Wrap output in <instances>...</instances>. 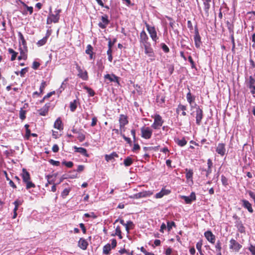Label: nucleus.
<instances>
[{
    "label": "nucleus",
    "mask_w": 255,
    "mask_h": 255,
    "mask_svg": "<svg viewBox=\"0 0 255 255\" xmlns=\"http://www.w3.org/2000/svg\"><path fill=\"white\" fill-rule=\"evenodd\" d=\"M126 128H121V127H120L119 129L114 128L112 130V135H114V134H115L116 135L115 137L118 136L119 135H120L121 136H122V135H123L124 132L126 131Z\"/></svg>",
    "instance_id": "26"
},
{
    "label": "nucleus",
    "mask_w": 255,
    "mask_h": 255,
    "mask_svg": "<svg viewBox=\"0 0 255 255\" xmlns=\"http://www.w3.org/2000/svg\"><path fill=\"white\" fill-rule=\"evenodd\" d=\"M203 245L202 240H200L196 244V248L198 252L200 253L201 255H202V247Z\"/></svg>",
    "instance_id": "44"
},
{
    "label": "nucleus",
    "mask_w": 255,
    "mask_h": 255,
    "mask_svg": "<svg viewBox=\"0 0 255 255\" xmlns=\"http://www.w3.org/2000/svg\"><path fill=\"white\" fill-rule=\"evenodd\" d=\"M67 81V79H66L62 83L60 87L59 88V91L60 92H61L63 90H64V89H65V88L66 87V82Z\"/></svg>",
    "instance_id": "59"
},
{
    "label": "nucleus",
    "mask_w": 255,
    "mask_h": 255,
    "mask_svg": "<svg viewBox=\"0 0 255 255\" xmlns=\"http://www.w3.org/2000/svg\"><path fill=\"white\" fill-rule=\"evenodd\" d=\"M117 242L116 239H113L112 240L111 245L107 244L103 247V253L104 254L108 255L110 254V251L112 249H114L116 247Z\"/></svg>",
    "instance_id": "3"
},
{
    "label": "nucleus",
    "mask_w": 255,
    "mask_h": 255,
    "mask_svg": "<svg viewBox=\"0 0 255 255\" xmlns=\"http://www.w3.org/2000/svg\"><path fill=\"white\" fill-rule=\"evenodd\" d=\"M204 236L206 239L211 244H215L216 237L211 231H207L204 233Z\"/></svg>",
    "instance_id": "12"
},
{
    "label": "nucleus",
    "mask_w": 255,
    "mask_h": 255,
    "mask_svg": "<svg viewBox=\"0 0 255 255\" xmlns=\"http://www.w3.org/2000/svg\"><path fill=\"white\" fill-rule=\"evenodd\" d=\"M242 246L237 242L235 239H232L230 241V249L235 252H238L242 248Z\"/></svg>",
    "instance_id": "7"
},
{
    "label": "nucleus",
    "mask_w": 255,
    "mask_h": 255,
    "mask_svg": "<svg viewBox=\"0 0 255 255\" xmlns=\"http://www.w3.org/2000/svg\"><path fill=\"white\" fill-rule=\"evenodd\" d=\"M145 25L146 28V29L150 35L152 41L154 42L155 44L157 42V40L158 39V37L157 35V32L155 30V28L154 26H150L147 22H145Z\"/></svg>",
    "instance_id": "2"
},
{
    "label": "nucleus",
    "mask_w": 255,
    "mask_h": 255,
    "mask_svg": "<svg viewBox=\"0 0 255 255\" xmlns=\"http://www.w3.org/2000/svg\"><path fill=\"white\" fill-rule=\"evenodd\" d=\"M216 151L221 156H224L226 151L225 144L223 143H219L216 147Z\"/></svg>",
    "instance_id": "15"
},
{
    "label": "nucleus",
    "mask_w": 255,
    "mask_h": 255,
    "mask_svg": "<svg viewBox=\"0 0 255 255\" xmlns=\"http://www.w3.org/2000/svg\"><path fill=\"white\" fill-rule=\"evenodd\" d=\"M149 38L144 30H142L139 35V42L142 45L149 43L148 41Z\"/></svg>",
    "instance_id": "10"
},
{
    "label": "nucleus",
    "mask_w": 255,
    "mask_h": 255,
    "mask_svg": "<svg viewBox=\"0 0 255 255\" xmlns=\"http://www.w3.org/2000/svg\"><path fill=\"white\" fill-rule=\"evenodd\" d=\"M55 106V102L54 101H51L49 103H46L42 108V112H48L49 111L52 110Z\"/></svg>",
    "instance_id": "24"
},
{
    "label": "nucleus",
    "mask_w": 255,
    "mask_h": 255,
    "mask_svg": "<svg viewBox=\"0 0 255 255\" xmlns=\"http://www.w3.org/2000/svg\"><path fill=\"white\" fill-rule=\"evenodd\" d=\"M152 194V193L149 191H143L138 193L139 199L141 198L146 197L150 196Z\"/></svg>",
    "instance_id": "29"
},
{
    "label": "nucleus",
    "mask_w": 255,
    "mask_h": 255,
    "mask_svg": "<svg viewBox=\"0 0 255 255\" xmlns=\"http://www.w3.org/2000/svg\"><path fill=\"white\" fill-rule=\"evenodd\" d=\"M120 127L121 128H126L125 126L128 124V121L127 115L121 114L120 116L119 120Z\"/></svg>",
    "instance_id": "13"
},
{
    "label": "nucleus",
    "mask_w": 255,
    "mask_h": 255,
    "mask_svg": "<svg viewBox=\"0 0 255 255\" xmlns=\"http://www.w3.org/2000/svg\"><path fill=\"white\" fill-rule=\"evenodd\" d=\"M142 46L144 47L145 53L148 57H154V53L150 43L147 44L143 45Z\"/></svg>",
    "instance_id": "9"
},
{
    "label": "nucleus",
    "mask_w": 255,
    "mask_h": 255,
    "mask_svg": "<svg viewBox=\"0 0 255 255\" xmlns=\"http://www.w3.org/2000/svg\"><path fill=\"white\" fill-rule=\"evenodd\" d=\"M221 182H222V185L225 187H227V186L229 185L228 178L227 177H226L223 175H222L221 176Z\"/></svg>",
    "instance_id": "41"
},
{
    "label": "nucleus",
    "mask_w": 255,
    "mask_h": 255,
    "mask_svg": "<svg viewBox=\"0 0 255 255\" xmlns=\"http://www.w3.org/2000/svg\"><path fill=\"white\" fill-rule=\"evenodd\" d=\"M215 248L216 251L218 252V255H221L222 244L219 240L217 242Z\"/></svg>",
    "instance_id": "38"
},
{
    "label": "nucleus",
    "mask_w": 255,
    "mask_h": 255,
    "mask_svg": "<svg viewBox=\"0 0 255 255\" xmlns=\"http://www.w3.org/2000/svg\"><path fill=\"white\" fill-rule=\"evenodd\" d=\"M119 155L116 152H113L110 154H106L105 156V160L107 162H109L110 161H112L114 159L115 157H118Z\"/></svg>",
    "instance_id": "27"
},
{
    "label": "nucleus",
    "mask_w": 255,
    "mask_h": 255,
    "mask_svg": "<svg viewBox=\"0 0 255 255\" xmlns=\"http://www.w3.org/2000/svg\"><path fill=\"white\" fill-rule=\"evenodd\" d=\"M54 127L55 128L62 130L63 129V126L62 125V121L60 118H58L54 123Z\"/></svg>",
    "instance_id": "28"
},
{
    "label": "nucleus",
    "mask_w": 255,
    "mask_h": 255,
    "mask_svg": "<svg viewBox=\"0 0 255 255\" xmlns=\"http://www.w3.org/2000/svg\"><path fill=\"white\" fill-rule=\"evenodd\" d=\"M84 88L87 91L90 97H93L95 95V93L91 88L87 86H85Z\"/></svg>",
    "instance_id": "45"
},
{
    "label": "nucleus",
    "mask_w": 255,
    "mask_h": 255,
    "mask_svg": "<svg viewBox=\"0 0 255 255\" xmlns=\"http://www.w3.org/2000/svg\"><path fill=\"white\" fill-rule=\"evenodd\" d=\"M213 162H212V160L210 159V158H209L208 160H207V166H208V167L207 168H200V171H201V173L202 174H204L205 173V176L208 178L209 177V176L210 175V174L212 173V168L213 167Z\"/></svg>",
    "instance_id": "4"
},
{
    "label": "nucleus",
    "mask_w": 255,
    "mask_h": 255,
    "mask_svg": "<svg viewBox=\"0 0 255 255\" xmlns=\"http://www.w3.org/2000/svg\"><path fill=\"white\" fill-rule=\"evenodd\" d=\"M241 202L242 203V206L248 210V212L250 213H253L254 212V210L252 207V205L251 203L246 199L241 200Z\"/></svg>",
    "instance_id": "18"
},
{
    "label": "nucleus",
    "mask_w": 255,
    "mask_h": 255,
    "mask_svg": "<svg viewBox=\"0 0 255 255\" xmlns=\"http://www.w3.org/2000/svg\"><path fill=\"white\" fill-rule=\"evenodd\" d=\"M133 163V160L132 158L128 156L125 159L124 161V164L125 166H129Z\"/></svg>",
    "instance_id": "35"
},
{
    "label": "nucleus",
    "mask_w": 255,
    "mask_h": 255,
    "mask_svg": "<svg viewBox=\"0 0 255 255\" xmlns=\"http://www.w3.org/2000/svg\"><path fill=\"white\" fill-rule=\"evenodd\" d=\"M20 55L18 57V60H21V59L26 60L27 58V55L25 54V50L22 49V47H19Z\"/></svg>",
    "instance_id": "31"
},
{
    "label": "nucleus",
    "mask_w": 255,
    "mask_h": 255,
    "mask_svg": "<svg viewBox=\"0 0 255 255\" xmlns=\"http://www.w3.org/2000/svg\"><path fill=\"white\" fill-rule=\"evenodd\" d=\"M175 226H176L175 223L173 221H172V222L168 221L167 222V229L168 231H170L172 229V227H175Z\"/></svg>",
    "instance_id": "49"
},
{
    "label": "nucleus",
    "mask_w": 255,
    "mask_h": 255,
    "mask_svg": "<svg viewBox=\"0 0 255 255\" xmlns=\"http://www.w3.org/2000/svg\"><path fill=\"white\" fill-rule=\"evenodd\" d=\"M204 5V10L205 11V15L207 17L209 16V9L210 8L211 5L210 3L203 2Z\"/></svg>",
    "instance_id": "30"
},
{
    "label": "nucleus",
    "mask_w": 255,
    "mask_h": 255,
    "mask_svg": "<svg viewBox=\"0 0 255 255\" xmlns=\"http://www.w3.org/2000/svg\"><path fill=\"white\" fill-rule=\"evenodd\" d=\"M18 36L19 38V47H22V49L25 50V51H27V45H26V42L21 32H18Z\"/></svg>",
    "instance_id": "16"
},
{
    "label": "nucleus",
    "mask_w": 255,
    "mask_h": 255,
    "mask_svg": "<svg viewBox=\"0 0 255 255\" xmlns=\"http://www.w3.org/2000/svg\"><path fill=\"white\" fill-rule=\"evenodd\" d=\"M77 106V102L76 100H74L73 102H71L70 104V108L71 111H74L76 110Z\"/></svg>",
    "instance_id": "48"
},
{
    "label": "nucleus",
    "mask_w": 255,
    "mask_h": 255,
    "mask_svg": "<svg viewBox=\"0 0 255 255\" xmlns=\"http://www.w3.org/2000/svg\"><path fill=\"white\" fill-rule=\"evenodd\" d=\"M22 3L23 6H24L27 9V11L29 12V14H31L33 12V7L29 6L23 2Z\"/></svg>",
    "instance_id": "55"
},
{
    "label": "nucleus",
    "mask_w": 255,
    "mask_h": 255,
    "mask_svg": "<svg viewBox=\"0 0 255 255\" xmlns=\"http://www.w3.org/2000/svg\"><path fill=\"white\" fill-rule=\"evenodd\" d=\"M88 243L86 240L83 238H80L78 242V247L83 250H86L87 249Z\"/></svg>",
    "instance_id": "23"
},
{
    "label": "nucleus",
    "mask_w": 255,
    "mask_h": 255,
    "mask_svg": "<svg viewBox=\"0 0 255 255\" xmlns=\"http://www.w3.org/2000/svg\"><path fill=\"white\" fill-rule=\"evenodd\" d=\"M235 226L238 229V231L241 233H245L246 232V229L243 224L242 221L239 219L237 220Z\"/></svg>",
    "instance_id": "21"
},
{
    "label": "nucleus",
    "mask_w": 255,
    "mask_h": 255,
    "mask_svg": "<svg viewBox=\"0 0 255 255\" xmlns=\"http://www.w3.org/2000/svg\"><path fill=\"white\" fill-rule=\"evenodd\" d=\"M117 41V39L115 38L114 39L113 41H112L111 39H109V42H108V48H112V47L114 45V44Z\"/></svg>",
    "instance_id": "63"
},
{
    "label": "nucleus",
    "mask_w": 255,
    "mask_h": 255,
    "mask_svg": "<svg viewBox=\"0 0 255 255\" xmlns=\"http://www.w3.org/2000/svg\"><path fill=\"white\" fill-rule=\"evenodd\" d=\"M186 178L187 179L192 178L193 175V172L192 169H186Z\"/></svg>",
    "instance_id": "42"
},
{
    "label": "nucleus",
    "mask_w": 255,
    "mask_h": 255,
    "mask_svg": "<svg viewBox=\"0 0 255 255\" xmlns=\"http://www.w3.org/2000/svg\"><path fill=\"white\" fill-rule=\"evenodd\" d=\"M182 199H184L186 204H189L192 203V201H195L196 197L194 192H192L190 196H182Z\"/></svg>",
    "instance_id": "17"
},
{
    "label": "nucleus",
    "mask_w": 255,
    "mask_h": 255,
    "mask_svg": "<svg viewBox=\"0 0 255 255\" xmlns=\"http://www.w3.org/2000/svg\"><path fill=\"white\" fill-rule=\"evenodd\" d=\"M93 48L91 45L88 44L86 47V53L87 54H91L93 52Z\"/></svg>",
    "instance_id": "52"
},
{
    "label": "nucleus",
    "mask_w": 255,
    "mask_h": 255,
    "mask_svg": "<svg viewBox=\"0 0 255 255\" xmlns=\"http://www.w3.org/2000/svg\"><path fill=\"white\" fill-rule=\"evenodd\" d=\"M47 39L46 37H44L42 39L38 40L36 43V44L38 46H42L46 44L47 42Z\"/></svg>",
    "instance_id": "40"
},
{
    "label": "nucleus",
    "mask_w": 255,
    "mask_h": 255,
    "mask_svg": "<svg viewBox=\"0 0 255 255\" xmlns=\"http://www.w3.org/2000/svg\"><path fill=\"white\" fill-rule=\"evenodd\" d=\"M22 201H20L18 199H16L14 202L13 204L14 205V209L18 210L19 206L21 205L22 203Z\"/></svg>",
    "instance_id": "50"
},
{
    "label": "nucleus",
    "mask_w": 255,
    "mask_h": 255,
    "mask_svg": "<svg viewBox=\"0 0 255 255\" xmlns=\"http://www.w3.org/2000/svg\"><path fill=\"white\" fill-rule=\"evenodd\" d=\"M52 21H53L54 23H57L59 21L60 15H55V14L50 13L48 16Z\"/></svg>",
    "instance_id": "36"
},
{
    "label": "nucleus",
    "mask_w": 255,
    "mask_h": 255,
    "mask_svg": "<svg viewBox=\"0 0 255 255\" xmlns=\"http://www.w3.org/2000/svg\"><path fill=\"white\" fill-rule=\"evenodd\" d=\"M188 89L189 92L187 94L186 98L190 106L191 107V110L193 111V112H202L201 110H199L195 102V97L194 96H192L190 89L189 88Z\"/></svg>",
    "instance_id": "1"
},
{
    "label": "nucleus",
    "mask_w": 255,
    "mask_h": 255,
    "mask_svg": "<svg viewBox=\"0 0 255 255\" xmlns=\"http://www.w3.org/2000/svg\"><path fill=\"white\" fill-rule=\"evenodd\" d=\"M62 164L63 165H65L66 166H67V167L68 168H71L73 167V162L72 161H63L62 162Z\"/></svg>",
    "instance_id": "57"
},
{
    "label": "nucleus",
    "mask_w": 255,
    "mask_h": 255,
    "mask_svg": "<svg viewBox=\"0 0 255 255\" xmlns=\"http://www.w3.org/2000/svg\"><path fill=\"white\" fill-rule=\"evenodd\" d=\"M57 175V173H54L53 174H48L46 175L45 178L47 180V182L46 183L45 186L47 187L49 184L53 185L55 184V181L56 180Z\"/></svg>",
    "instance_id": "14"
},
{
    "label": "nucleus",
    "mask_w": 255,
    "mask_h": 255,
    "mask_svg": "<svg viewBox=\"0 0 255 255\" xmlns=\"http://www.w3.org/2000/svg\"><path fill=\"white\" fill-rule=\"evenodd\" d=\"M76 68L78 72V76L83 80H87L88 79V73L86 70H83L81 67L76 64Z\"/></svg>",
    "instance_id": "8"
},
{
    "label": "nucleus",
    "mask_w": 255,
    "mask_h": 255,
    "mask_svg": "<svg viewBox=\"0 0 255 255\" xmlns=\"http://www.w3.org/2000/svg\"><path fill=\"white\" fill-rule=\"evenodd\" d=\"M113 236H118L120 239H123V236L122 235V231L121 230V228L119 226H118L115 230V234L113 235Z\"/></svg>",
    "instance_id": "37"
},
{
    "label": "nucleus",
    "mask_w": 255,
    "mask_h": 255,
    "mask_svg": "<svg viewBox=\"0 0 255 255\" xmlns=\"http://www.w3.org/2000/svg\"><path fill=\"white\" fill-rule=\"evenodd\" d=\"M24 183L26 184V189H29L30 188L35 187V185L30 180L27 182H25Z\"/></svg>",
    "instance_id": "46"
},
{
    "label": "nucleus",
    "mask_w": 255,
    "mask_h": 255,
    "mask_svg": "<svg viewBox=\"0 0 255 255\" xmlns=\"http://www.w3.org/2000/svg\"><path fill=\"white\" fill-rule=\"evenodd\" d=\"M255 79L252 77L250 76L248 82V87L249 88H252L255 86Z\"/></svg>",
    "instance_id": "39"
},
{
    "label": "nucleus",
    "mask_w": 255,
    "mask_h": 255,
    "mask_svg": "<svg viewBox=\"0 0 255 255\" xmlns=\"http://www.w3.org/2000/svg\"><path fill=\"white\" fill-rule=\"evenodd\" d=\"M20 175L22 178L23 182H27L31 179L29 173L25 168L22 169V173Z\"/></svg>",
    "instance_id": "19"
},
{
    "label": "nucleus",
    "mask_w": 255,
    "mask_h": 255,
    "mask_svg": "<svg viewBox=\"0 0 255 255\" xmlns=\"http://www.w3.org/2000/svg\"><path fill=\"white\" fill-rule=\"evenodd\" d=\"M171 193V191L168 189H166L165 188H162L161 191L156 193L155 195V197L156 198H161L163 197L165 195H167Z\"/></svg>",
    "instance_id": "20"
},
{
    "label": "nucleus",
    "mask_w": 255,
    "mask_h": 255,
    "mask_svg": "<svg viewBox=\"0 0 255 255\" xmlns=\"http://www.w3.org/2000/svg\"><path fill=\"white\" fill-rule=\"evenodd\" d=\"M104 78L106 80H108L110 82H114L119 83V77L115 75L107 74L105 75Z\"/></svg>",
    "instance_id": "22"
},
{
    "label": "nucleus",
    "mask_w": 255,
    "mask_h": 255,
    "mask_svg": "<svg viewBox=\"0 0 255 255\" xmlns=\"http://www.w3.org/2000/svg\"><path fill=\"white\" fill-rule=\"evenodd\" d=\"M8 52L9 54H11L10 60L12 61L15 60L18 53L14 51L12 48H10L8 49Z\"/></svg>",
    "instance_id": "32"
},
{
    "label": "nucleus",
    "mask_w": 255,
    "mask_h": 255,
    "mask_svg": "<svg viewBox=\"0 0 255 255\" xmlns=\"http://www.w3.org/2000/svg\"><path fill=\"white\" fill-rule=\"evenodd\" d=\"M40 66V63L37 61H34L33 62L32 68L34 70H37Z\"/></svg>",
    "instance_id": "61"
},
{
    "label": "nucleus",
    "mask_w": 255,
    "mask_h": 255,
    "mask_svg": "<svg viewBox=\"0 0 255 255\" xmlns=\"http://www.w3.org/2000/svg\"><path fill=\"white\" fill-rule=\"evenodd\" d=\"M125 227L127 233H128L129 230L133 228L134 224L132 221H128L127 222Z\"/></svg>",
    "instance_id": "33"
},
{
    "label": "nucleus",
    "mask_w": 255,
    "mask_h": 255,
    "mask_svg": "<svg viewBox=\"0 0 255 255\" xmlns=\"http://www.w3.org/2000/svg\"><path fill=\"white\" fill-rule=\"evenodd\" d=\"M249 250L253 255H255V245H250Z\"/></svg>",
    "instance_id": "60"
},
{
    "label": "nucleus",
    "mask_w": 255,
    "mask_h": 255,
    "mask_svg": "<svg viewBox=\"0 0 255 255\" xmlns=\"http://www.w3.org/2000/svg\"><path fill=\"white\" fill-rule=\"evenodd\" d=\"M49 162H50V164L55 166H59L60 164L59 161H55L53 159H50Z\"/></svg>",
    "instance_id": "62"
},
{
    "label": "nucleus",
    "mask_w": 255,
    "mask_h": 255,
    "mask_svg": "<svg viewBox=\"0 0 255 255\" xmlns=\"http://www.w3.org/2000/svg\"><path fill=\"white\" fill-rule=\"evenodd\" d=\"M71 191V188H65L63 190V191L61 193V197L63 198H65L67 195H68L69 192Z\"/></svg>",
    "instance_id": "43"
},
{
    "label": "nucleus",
    "mask_w": 255,
    "mask_h": 255,
    "mask_svg": "<svg viewBox=\"0 0 255 255\" xmlns=\"http://www.w3.org/2000/svg\"><path fill=\"white\" fill-rule=\"evenodd\" d=\"M47 86V83L45 81H42L41 84V85L40 86V88H39V89H40V92H42L43 90L44 89V88H45V87Z\"/></svg>",
    "instance_id": "64"
},
{
    "label": "nucleus",
    "mask_w": 255,
    "mask_h": 255,
    "mask_svg": "<svg viewBox=\"0 0 255 255\" xmlns=\"http://www.w3.org/2000/svg\"><path fill=\"white\" fill-rule=\"evenodd\" d=\"M176 143L180 146H183L187 144V141L185 137H183L182 139H177L175 140Z\"/></svg>",
    "instance_id": "34"
},
{
    "label": "nucleus",
    "mask_w": 255,
    "mask_h": 255,
    "mask_svg": "<svg viewBox=\"0 0 255 255\" xmlns=\"http://www.w3.org/2000/svg\"><path fill=\"white\" fill-rule=\"evenodd\" d=\"M227 25L228 27V29L230 33H234V26L232 24H231L230 22L228 21L227 22Z\"/></svg>",
    "instance_id": "51"
},
{
    "label": "nucleus",
    "mask_w": 255,
    "mask_h": 255,
    "mask_svg": "<svg viewBox=\"0 0 255 255\" xmlns=\"http://www.w3.org/2000/svg\"><path fill=\"white\" fill-rule=\"evenodd\" d=\"M141 133L142 137L145 139H149L151 137L152 130L148 127H143L141 128Z\"/></svg>",
    "instance_id": "5"
},
{
    "label": "nucleus",
    "mask_w": 255,
    "mask_h": 255,
    "mask_svg": "<svg viewBox=\"0 0 255 255\" xmlns=\"http://www.w3.org/2000/svg\"><path fill=\"white\" fill-rule=\"evenodd\" d=\"M194 40L195 42V45L196 48H199L200 47L202 44L201 37L199 33L197 28L195 30V35L194 36Z\"/></svg>",
    "instance_id": "11"
},
{
    "label": "nucleus",
    "mask_w": 255,
    "mask_h": 255,
    "mask_svg": "<svg viewBox=\"0 0 255 255\" xmlns=\"http://www.w3.org/2000/svg\"><path fill=\"white\" fill-rule=\"evenodd\" d=\"M154 121L153 124L151 125V127L154 129H159L160 127L162 126L163 121L162 118L157 114H156L154 116Z\"/></svg>",
    "instance_id": "6"
},
{
    "label": "nucleus",
    "mask_w": 255,
    "mask_h": 255,
    "mask_svg": "<svg viewBox=\"0 0 255 255\" xmlns=\"http://www.w3.org/2000/svg\"><path fill=\"white\" fill-rule=\"evenodd\" d=\"M101 20L102 21V23H105V24L108 25L110 22L108 19V16L107 15H104L102 16Z\"/></svg>",
    "instance_id": "53"
},
{
    "label": "nucleus",
    "mask_w": 255,
    "mask_h": 255,
    "mask_svg": "<svg viewBox=\"0 0 255 255\" xmlns=\"http://www.w3.org/2000/svg\"><path fill=\"white\" fill-rule=\"evenodd\" d=\"M77 138L80 142L83 141L85 139V135L82 132H79Z\"/></svg>",
    "instance_id": "54"
},
{
    "label": "nucleus",
    "mask_w": 255,
    "mask_h": 255,
    "mask_svg": "<svg viewBox=\"0 0 255 255\" xmlns=\"http://www.w3.org/2000/svg\"><path fill=\"white\" fill-rule=\"evenodd\" d=\"M230 34H231V39L232 43L233 45L232 51H234L235 48V39H234V33H233V34L230 33Z\"/></svg>",
    "instance_id": "58"
},
{
    "label": "nucleus",
    "mask_w": 255,
    "mask_h": 255,
    "mask_svg": "<svg viewBox=\"0 0 255 255\" xmlns=\"http://www.w3.org/2000/svg\"><path fill=\"white\" fill-rule=\"evenodd\" d=\"M161 47L165 53H168L169 52V49L168 47L165 43H161Z\"/></svg>",
    "instance_id": "56"
},
{
    "label": "nucleus",
    "mask_w": 255,
    "mask_h": 255,
    "mask_svg": "<svg viewBox=\"0 0 255 255\" xmlns=\"http://www.w3.org/2000/svg\"><path fill=\"white\" fill-rule=\"evenodd\" d=\"M74 148L75 149V152L80 153L86 157H89V155L88 154L86 148L83 147H78L76 146L74 147Z\"/></svg>",
    "instance_id": "25"
},
{
    "label": "nucleus",
    "mask_w": 255,
    "mask_h": 255,
    "mask_svg": "<svg viewBox=\"0 0 255 255\" xmlns=\"http://www.w3.org/2000/svg\"><path fill=\"white\" fill-rule=\"evenodd\" d=\"M203 118L202 113H197L196 115V124L198 125H200L201 120Z\"/></svg>",
    "instance_id": "47"
}]
</instances>
